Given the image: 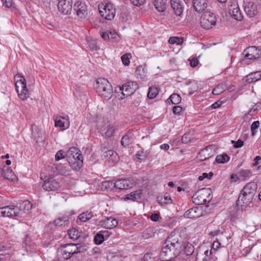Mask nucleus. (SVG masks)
<instances>
[{
  "mask_svg": "<svg viewBox=\"0 0 261 261\" xmlns=\"http://www.w3.org/2000/svg\"><path fill=\"white\" fill-rule=\"evenodd\" d=\"M73 11L81 18H85L87 15V7L85 3L81 1L76 2L73 6Z\"/></svg>",
  "mask_w": 261,
  "mask_h": 261,
  "instance_id": "obj_11",
  "label": "nucleus"
},
{
  "mask_svg": "<svg viewBox=\"0 0 261 261\" xmlns=\"http://www.w3.org/2000/svg\"><path fill=\"white\" fill-rule=\"evenodd\" d=\"M3 5L7 8H10L12 6L13 0H3Z\"/></svg>",
  "mask_w": 261,
  "mask_h": 261,
  "instance_id": "obj_60",
  "label": "nucleus"
},
{
  "mask_svg": "<svg viewBox=\"0 0 261 261\" xmlns=\"http://www.w3.org/2000/svg\"><path fill=\"white\" fill-rule=\"evenodd\" d=\"M100 232V233H102V236H103L105 240L107 239L111 234V233H110L108 230H101Z\"/></svg>",
  "mask_w": 261,
  "mask_h": 261,
  "instance_id": "obj_64",
  "label": "nucleus"
},
{
  "mask_svg": "<svg viewBox=\"0 0 261 261\" xmlns=\"http://www.w3.org/2000/svg\"><path fill=\"white\" fill-rule=\"evenodd\" d=\"M180 251L179 250V256L183 259H186L187 257L191 255L194 251V247L192 244L189 243H184L180 246Z\"/></svg>",
  "mask_w": 261,
  "mask_h": 261,
  "instance_id": "obj_9",
  "label": "nucleus"
},
{
  "mask_svg": "<svg viewBox=\"0 0 261 261\" xmlns=\"http://www.w3.org/2000/svg\"><path fill=\"white\" fill-rule=\"evenodd\" d=\"M61 252L62 253V255L63 256V258L64 259H67L68 258H70L71 256V255L69 252H67V249L66 248H63L61 249Z\"/></svg>",
  "mask_w": 261,
  "mask_h": 261,
  "instance_id": "obj_52",
  "label": "nucleus"
},
{
  "mask_svg": "<svg viewBox=\"0 0 261 261\" xmlns=\"http://www.w3.org/2000/svg\"><path fill=\"white\" fill-rule=\"evenodd\" d=\"M241 174L242 176L246 177H249L251 175V172L250 170H245L241 171Z\"/></svg>",
  "mask_w": 261,
  "mask_h": 261,
  "instance_id": "obj_61",
  "label": "nucleus"
},
{
  "mask_svg": "<svg viewBox=\"0 0 261 261\" xmlns=\"http://www.w3.org/2000/svg\"><path fill=\"white\" fill-rule=\"evenodd\" d=\"M216 154L215 147L214 145H209L202 150L200 152V156H203V158H201V161L206 160Z\"/></svg>",
  "mask_w": 261,
  "mask_h": 261,
  "instance_id": "obj_18",
  "label": "nucleus"
},
{
  "mask_svg": "<svg viewBox=\"0 0 261 261\" xmlns=\"http://www.w3.org/2000/svg\"><path fill=\"white\" fill-rule=\"evenodd\" d=\"M102 151H103L102 156L105 158H108V156H111L114 153V151L113 150H108L106 151L102 150Z\"/></svg>",
  "mask_w": 261,
  "mask_h": 261,
  "instance_id": "obj_56",
  "label": "nucleus"
},
{
  "mask_svg": "<svg viewBox=\"0 0 261 261\" xmlns=\"http://www.w3.org/2000/svg\"><path fill=\"white\" fill-rule=\"evenodd\" d=\"M93 216L91 212L86 211L80 214L76 219V222H85L89 220Z\"/></svg>",
  "mask_w": 261,
  "mask_h": 261,
  "instance_id": "obj_27",
  "label": "nucleus"
},
{
  "mask_svg": "<svg viewBox=\"0 0 261 261\" xmlns=\"http://www.w3.org/2000/svg\"><path fill=\"white\" fill-rule=\"evenodd\" d=\"M229 13L232 18H233L234 19L239 21L243 19V16L238 5H231L229 9Z\"/></svg>",
  "mask_w": 261,
  "mask_h": 261,
  "instance_id": "obj_20",
  "label": "nucleus"
},
{
  "mask_svg": "<svg viewBox=\"0 0 261 261\" xmlns=\"http://www.w3.org/2000/svg\"><path fill=\"white\" fill-rule=\"evenodd\" d=\"M153 232L151 229H144L142 232V237L144 239H147L153 236Z\"/></svg>",
  "mask_w": 261,
  "mask_h": 261,
  "instance_id": "obj_45",
  "label": "nucleus"
},
{
  "mask_svg": "<svg viewBox=\"0 0 261 261\" xmlns=\"http://www.w3.org/2000/svg\"><path fill=\"white\" fill-rule=\"evenodd\" d=\"M61 118L64 119V117H62L61 116L57 117L55 119V126L59 127L62 128L63 130L65 129L66 128H68L69 124L68 123V125L65 126V123L61 120Z\"/></svg>",
  "mask_w": 261,
  "mask_h": 261,
  "instance_id": "obj_37",
  "label": "nucleus"
},
{
  "mask_svg": "<svg viewBox=\"0 0 261 261\" xmlns=\"http://www.w3.org/2000/svg\"><path fill=\"white\" fill-rule=\"evenodd\" d=\"M136 156L139 160H142L146 159L147 155H144V151L143 150H141V151H138V152L136 154Z\"/></svg>",
  "mask_w": 261,
  "mask_h": 261,
  "instance_id": "obj_53",
  "label": "nucleus"
},
{
  "mask_svg": "<svg viewBox=\"0 0 261 261\" xmlns=\"http://www.w3.org/2000/svg\"><path fill=\"white\" fill-rule=\"evenodd\" d=\"M229 157L226 153L218 155L216 158V162L218 163L224 164L228 162Z\"/></svg>",
  "mask_w": 261,
  "mask_h": 261,
  "instance_id": "obj_35",
  "label": "nucleus"
},
{
  "mask_svg": "<svg viewBox=\"0 0 261 261\" xmlns=\"http://www.w3.org/2000/svg\"><path fill=\"white\" fill-rule=\"evenodd\" d=\"M261 79V71L251 72L246 76V82L251 83Z\"/></svg>",
  "mask_w": 261,
  "mask_h": 261,
  "instance_id": "obj_26",
  "label": "nucleus"
},
{
  "mask_svg": "<svg viewBox=\"0 0 261 261\" xmlns=\"http://www.w3.org/2000/svg\"><path fill=\"white\" fill-rule=\"evenodd\" d=\"M17 78H21L15 82V88L20 98L22 100L27 99L29 96V90L27 87L25 79L23 76L17 74L14 76V81Z\"/></svg>",
  "mask_w": 261,
  "mask_h": 261,
  "instance_id": "obj_5",
  "label": "nucleus"
},
{
  "mask_svg": "<svg viewBox=\"0 0 261 261\" xmlns=\"http://www.w3.org/2000/svg\"><path fill=\"white\" fill-rule=\"evenodd\" d=\"M247 53L245 57L247 59H256L260 57L261 55V51L258 49L255 46H252L247 48Z\"/></svg>",
  "mask_w": 261,
  "mask_h": 261,
  "instance_id": "obj_16",
  "label": "nucleus"
},
{
  "mask_svg": "<svg viewBox=\"0 0 261 261\" xmlns=\"http://www.w3.org/2000/svg\"><path fill=\"white\" fill-rule=\"evenodd\" d=\"M65 156H66V155L64 154V152L62 150H60L57 152L55 155V159L56 161H58L65 158Z\"/></svg>",
  "mask_w": 261,
  "mask_h": 261,
  "instance_id": "obj_48",
  "label": "nucleus"
},
{
  "mask_svg": "<svg viewBox=\"0 0 261 261\" xmlns=\"http://www.w3.org/2000/svg\"><path fill=\"white\" fill-rule=\"evenodd\" d=\"M58 8L63 14H69L71 13L73 7L69 1L64 0L59 1Z\"/></svg>",
  "mask_w": 261,
  "mask_h": 261,
  "instance_id": "obj_13",
  "label": "nucleus"
},
{
  "mask_svg": "<svg viewBox=\"0 0 261 261\" xmlns=\"http://www.w3.org/2000/svg\"><path fill=\"white\" fill-rule=\"evenodd\" d=\"M244 11L249 17H253L257 13V5L253 2H248L244 6Z\"/></svg>",
  "mask_w": 261,
  "mask_h": 261,
  "instance_id": "obj_14",
  "label": "nucleus"
},
{
  "mask_svg": "<svg viewBox=\"0 0 261 261\" xmlns=\"http://www.w3.org/2000/svg\"><path fill=\"white\" fill-rule=\"evenodd\" d=\"M101 226L105 228H114L118 224V221L112 217L107 218L104 221H101Z\"/></svg>",
  "mask_w": 261,
  "mask_h": 261,
  "instance_id": "obj_22",
  "label": "nucleus"
},
{
  "mask_svg": "<svg viewBox=\"0 0 261 261\" xmlns=\"http://www.w3.org/2000/svg\"><path fill=\"white\" fill-rule=\"evenodd\" d=\"M70 222L68 217H64L58 218L55 220L53 223H49L48 227H68L69 226Z\"/></svg>",
  "mask_w": 261,
  "mask_h": 261,
  "instance_id": "obj_12",
  "label": "nucleus"
},
{
  "mask_svg": "<svg viewBox=\"0 0 261 261\" xmlns=\"http://www.w3.org/2000/svg\"><path fill=\"white\" fill-rule=\"evenodd\" d=\"M153 5L155 9L159 12H164L166 10V3L164 0H154Z\"/></svg>",
  "mask_w": 261,
  "mask_h": 261,
  "instance_id": "obj_31",
  "label": "nucleus"
},
{
  "mask_svg": "<svg viewBox=\"0 0 261 261\" xmlns=\"http://www.w3.org/2000/svg\"><path fill=\"white\" fill-rule=\"evenodd\" d=\"M171 5L175 14L177 16H180L183 12V8L181 5L176 0H171Z\"/></svg>",
  "mask_w": 261,
  "mask_h": 261,
  "instance_id": "obj_28",
  "label": "nucleus"
},
{
  "mask_svg": "<svg viewBox=\"0 0 261 261\" xmlns=\"http://www.w3.org/2000/svg\"><path fill=\"white\" fill-rule=\"evenodd\" d=\"M19 208L20 212L22 210L26 213L32 208V204L29 200H24L20 204Z\"/></svg>",
  "mask_w": 261,
  "mask_h": 261,
  "instance_id": "obj_34",
  "label": "nucleus"
},
{
  "mask_svg": "<svg viewBox=\"0 0 261 261\" xmlns=\"http://www.w3.org/2000/svg\"><path fill=\"white\" fill-rule=\"evenodd\" d=\"M216 17L214 13L205 12L201 17V26L205 29H210L216 24Z\"/></svg>",
  "mask_w": 261,
  "mask_h": 261,
  "instance_id": "obj_7",
  "label": "nucleus"
},
{
  "mask_svg": "<svg viewBox=\"0 0 261 261\" xmlns=\"http://www.w3.org/2000/svg\"><path fill=\"white\" fill-rule=\"evenodd\" d=\"M170 99L172 104L176 105L181 101V98L178 94L176 93H173L170 96Z\"/></svg>",
  "mask_w": 261,
  "mask_h": 261,
  "instance_id": "obj_40",
  "label": "nucleus"
},
{
  "mask_svg": "<svg viewBox=\"0 0 261 261\" xmlns=\"http://www.w3.org/2000/svg\"><path fill=\"white\" fill-rule=\"evenodd\" d=\"M260 125V122L259 121H254L251 126V130L252 132V136H254L255 135L256 133V129H257Z\"/></svg>",
  "mask_w": 261,
  "mask_h": 261,
  "instance_id": "obj_44",
  "label": "nucleus"
},
{
  "mask_svg": "<svg viewBox=\"0 0 261 261\" xmlns=\"http://www.w3.org/2000/svg\"><path fill=\"white\" fill-rule=\"evenodd\" d=\"M159 93V90L155 87H151L149 88L147 97L149 99L154 98Z\"/></svg>",
  "mask_w": 261,
  "mask_h": 261,
  "instance_id": "obj_38",
  "label": "nucleus"
},
{
  "mask_svg": "<svg viewBox=\"0 0 261 261\" xmlns=\"http://www.w3.org/2000/svg\"><path fill=\"white\" fill-rule=\"evenodd\" d=\"M136 73L139 75L141 78H143L145 76V72L144 71V68L142 66H138L136 69Z\"/></svg>",
  "mask_w": 261,
  "mask_h": 261,
  "instance_id": "obj_49",
  "label": "nucleus"
},
{
  "mask_svg": "<svg viewBox=\"0 0 261 261\" xmlns=\"http://www.w3.org/2000/svg\"><path fill=\"white\" fill-rule=\"evenodd\" d=\"M116 130V128L113 126H109L107 127L106 132L105 133V137L106 138H110L112 137Z\"/></svg>",
  "mask_w": 261,
  "mask_h": 261,
  "instance_id": "obj_41",
  "label": "nucleus"
},
{
  "mask_svg": "<svg viewBox=\"0 0 261 261\" xmlns=\"http://www.w3.org/2000/svg\"><path fill=\"white\" fill-rule=\"evenodd\" d=\"M98 10L101 17L106 19L111 20L115 15V9L111 3H101L99 5Z\"/></svg>",
  "mask_w": 261,
  "mask_h": 261,
  "instance_id": "obj_6",
  "label": "nucleus"
},
{
  "mask_svg": "<svg viewBox=\"0 0 261 261\" xmlns=\"http://www.w3.org/2000/svg\"><path fill=\"white\" fill-rule=\"evenodd\" d=\"M183 38L178 37H171L168 40V42L171 44L176 43L177 45H181L183 43Z\"/></svg>",
  "mask_w": 261,
  "mask_h": 261,
  "instance_id": "obj_39",
  "label": "nucleus"
},
{
  "mask_svg": "<svg viewBox=\"0 0 261 261\" xmlns=\"http://www.w3.org/2000/svg\"><path fill=\"white\" fill-rule=\"evenodd\" d=\"M2 175L8 180H13L15 178L14 172L8 167L5 166L4 167Z\"/></svg>",
  "mask_w": 261,
  "mask_h": 261,
  "instance_id": "obj_29",
  "label": "nucleus"
},
{
  "mask_svg": "<svg viewBox=\"0 0 261 261\" xmlns=\"http://www.w3.org/2000/svg\"><path fill=\"white\" fill-rule=\"evenodd\" d=\"M105 238L102 235V233H100L99 232L97 233L94 237V243L97 245H99L102 244L105 241Z\"/></svg>",
  "mask_w": 261,
  "mask_h": 261,
  "instance_id": "obj_42",
  "label": "nucleus"
},
{
  "mask_svg": "<svg viewBox=\"0 0 261 261\" xmlns=\"http://www.w3.org/2000/svg\"><path fill=\"white\" fill-rule=\"evenodd\" d=\"M191 136L189 134H185L181 138V141L184 143H188L191 142Z\"/></svg>",
  "mask_w": 261,
  "mask_h": 261,
  "instance_id": "obj_55",
  "label": "nucleus"
},
{
  "mask_svg": "<svg viewBox=\"0 0 261 261\" xmlns=\"http://www.w3.org/2000/svg\"><path fill=\"white\" fill-rule=\"evenodd\" d=\"M138 88V86L136 82L128 81L120 87V90L122 91V94L124 96H128L133 94Z\"/></svg>",
  "mask_w": 261,
  "mask_h": 261,
  "instance_id": "obj_8",
  "label": "nucleus"
},
{
  "mask_svg": "<svg viewBox=\"0 0 261 261\" xmlns=\"http://www.w3.org/2000/svg\"><path fill=\"white\" fill-rule=\"evenodd\" d=\"M77 245H79V244H66L63 246V248H66L67 249V252H69V253L72 255L73 254H76L82 251L81 250L82 246H78Z\"/></svg>",
  "mask_w": 261,
  "mask_h": 261,
  "instance_id": "obj_24",
  "label": "nucleus"
},
{
  "mask_svg": "<svg viewBox=\"0 0 261 261\" xmlns=\"http://www.w3.org/2000/svg\"><path fill=\"white\" fill-rule=\"evenodd\" d=\"M60 187L59 181L54 177H49L45 180L42 185L43 189L48 191L58 190Z\"/></svg>",
  "mask_w": 261,
  "mask_h": 261,
  "instance_id": "obj_10",
  "label": "nucleus"
},
{
  "mask_svg": "<svg viewBox=\"0 0 261 261\" xmlns=\"http://www.w3.org/2000/svg\"><path fill=\"white\" fill-rule=\"evenodd\" d=\"M68 162L73 170H79L83 166V156L77 147L70 148L66 153Z\"/></svg>",
  "mask_w": 261,
  "mask_h": 261,
  "instance_id": "obj_1",
  "label": "nucleus"
},
{
  "mask_svg": "<svg viewBox=\"0 0 261 261\" xmlns=\"http://www.w3.org/2000/svg\"><path fill=\"white\" fill-rule=\"evenodd\" d=\"M115 187V182L110 180H106L101 183V188L102 190H112Z\"/></svg>",
  "mask_w": 261,
  "mask_h": 261,
  "instance_id": "obj_33",
  "label": "nucleus"
},
{
  "mask_svg": "<svg viewBox=\"0 0 261 261\" xmlns=\"http://www.w3.org/2000/svg\"><path fill=\"white\" fill-rule=\"evenodd\" d=\"M224 91V88L222 85H218L213 90V94L214 95H219Z\"/></svg>",
  "mask_w": 261,
  "mask_h": 261,
  "instance_id": "obj_46",
  "label": "nucleus"
},
{
  "mask_svg": "<svg viewBox=\"0 0 261 261\" xmlns=\"http://www.w3.org/2000/svg\"><path fill=\"white\" fill-rule=\"evenodd\" d=\"M182 108L180 106H174L173 108V112L175 114H179L182 111Z\"/></svg>",
  "mask_w": 261,
  "mask_h": 261,
  "instance_id": "obj_59",
  "label": "nucleus"
},
{
  "mask_svg": "<svg viewBox=\"0 0 261 261\" xmlns=\"http://www.w3.org/2000/svg\"><path fill=\"white\" fill-rule=\"evenodd\" d=\"M208 3V0H193V7L197 12L201 13L207 7Z\"/></svg>",
  "mask_w": 261,
  "mask_h": 261,
  "instance_id": "obj_17",
  "label": "nucleus"
},
{
  "mask_svg": "<svg viewBox=\"0 0 261 261\" xmlns=\"http://www.w3.org/2000/svg\"><path fill=\"white\" fill-rule=\"evenodd\" d=\"M134 184L128 179H119L115 182V188L119 190H127L132 188Z\"/></svg>",
  "mask_w": 261,
  "mask_h": 261,
  "instance_id": "obj_19",
  "label": "nucleus"
},
{
  "mask_svg": "<svg viewBox=\"0 0 261 261\" xmlns=\"http://www.w3.org/2000/svg\"><path fill=\"white\" fill-rule=\"evenodd\" d=\"M190 61V66L192 67H195L197 66L198 60L196 58H193L192 59H189Z\"/></svg>",
  "mask_w": 261,
  "mask_h": 261,
  "instance_id": "obj_57",
  "label": "nucleus"
},
{
  "mask_svg": "<svg viewBox=\"0 0 261 261\" xmlns=\"http://www.w3.org/2000/svg\"><path fill=\"white\" fill-rule=\"evenodd\" d=\"M253 197L249 194H245V193L241 191V193L240 194L237 200L236 204L238 206L239 205L243 206V204L247 205L252 202Z\"/></svg>",
  "mask_w": 261,
  "mask_h": 261,
  "instance_id": "obj_15",
  "label": "nucleus"
},
{
  "mask_svg": "<svg viewBox=\"0 0 261 261\" xmlns=\"http://www.w3.org/2000/svg\"><path fill=\"white\" fill-rule=\"evenodd\" d=\"M141 192L139 191H136L134 192H132L129 194H127L125 196V199L132 200L133 201L136 200L140 197Z\"/></svg>",
  "mask_w": 261,
  "mask_h": 261,
  "instance_id": "obj_36",
  "label": "nucleus"
},
{
  "mask_svg": "<svg viewBox=\"0 0 261 261\" xmlns=\"http://www.w3.org/2000/svg\"><path fill=\"white\" fill-rule=\"evenodd\" d=\"M131 57L132 55L129 53L125 54L121 57L122 62L125 66H128L129 64V59Z\"/></svg>",
  "mask_w": 261,
  "mask_h": 261,
  "instance_id": "obj_43",
  "label": "nucleus"
},
{
  "mask_svg": "<svg viewBox=\"0 0 261 261\" xmlns=\"http://www.w3.org/2000/svg\"><path fill=\"white\" fill-rule=\"evenodd\" d=\"M175 235V231H173L171 232V233L170 234L169 237L167 238V239L165 241L166 243H170V244L176 243V242L177 241H176L175 239H172V238Z\"/></svg>",
  "mask_w": 261,
  "mask_h": 261,
  "instance_id": "obj_47",
  "label": "nucleus"
},
{
  "mask_svg": "<svg viewBox=\"0 0 261 261\" xmlns=\"http://www.w3.org/2000/svg\"><path fill=\"white\" fill-rule=\"evenodd\" d=\"M67 233L70 238L73 240H77L81 236L79 229H68Z\"/></svg>",
  "mask_w": 261,
  "mask_h": 261,
  "instance_id": "obj_32",
  "label": "nucleus"
},
{
  "mask_svg": "<svg viewBox=\"0 0 261 261\" xmlns=\"http://www.w3.org/2000/svg\"><path fill=\"white\" fill-rule=\"evenodd\" d=\"M222 105V101L219 100L217 101V102H215L214 103H213L211 106V107L212 108V109H216V108L220 107Z\"/></svg>",
  "mask_w": 261,
  "mask_h": 261,
  "instance_id": "obj_62",
  "label": "nucleus"
},
{
  "mask_svg": "<svg viewBox=\"0 0 261 261\" xmlns=\"http://www.w3.org/2000/svg\"><path fill=\"white\" fill-rule=\"evenodd\" d=\"M96 92L101 97L108 100L113 95V88L109 82L105 78H98L94 84Z\"/></svg>",
  "mask_w": 261,
  "mask_h": 261,
  "instance_id": "obj_2",
  "label": "nucleus"
},
{
  "mask_svg": "<svg viewBox=\"0 0 261 261\" xmlns=\"http://www.w3.org/2000/svg\"><path fill=\"white\" fill-rule=\"evenodd\" d=\"M146 0H130L132 3L136 6L139 7L144 4Z\"/></svg>",
  "mask_w": 261,
  "mask_h": 261,
  "instance_id": "obj_54",
  "label": "nucleus"
},
{
  "mask_svg": "<svg viewBox=\"0 0 261 261\" xmlns=\"http://www.w3.org/2000/svg\"><path fill=\"white\" fill-rule=\"evenodd\" d=\"M231 143L234 144L233 146L234 148H238L243 146L244 142L242 140L239 139L237 141L232 140Z\"/></svg>",
  "mask_w": 261,
  "mask_h": 261,
  "instance_id": "obj_50",
  "label": "nucleus"
},
{
  "mask_svg": "<svg viewBox=\"0 0 261 261\" xmlns=\"http://www.w3.org/2000/svg\"><path fill=\"white\" fill-rule=\"evenodd\" d=\"M201 208L199 207H195L187 211L184 214V217L188 218H198L201 216L199 212Z\"/></svg>",
  "mask_w": 261,
  "mask_h": 261,
  "instance_id": "obj_23",
  "label": "nucleus"
},
{
  "mask_svg": "<svg viewBox=\"0 0 261 261\" xmlns=\"http://www.w3.org/2000/svg\"><path fill=\"white\" fill-rule=\"evenodd\" d=\"M133 140L132 130H129L121 139V144L124 147L127 146L132 143Z\"/></svg>",
  "mask_w": 261,
  "mask_h": 261,
  "instance_id": "obj_30",
  "label": "nucleus"
},
{
  "mask_svg": "<svg viewBox=\"0 0 261 261\" xmlns=\"http://www.w3.org/2000/svg\"><path fill=\"white\" fill-rule=\"evenodd\" d=\"M109 40H113L115 41H117L118 39L119 38L118 35L115 32H109Z\"/></svg>",
  "mask_w": 261,
  "mask_h": 261,
  "instance_id": "obj_51",
  "label": "nucleus"
},
{
  "mask_svg": "<svg viewBox=\"0 0 261 261\" xmlns=\"http://www.w3.org/2000/svg\"><path fill=\"white\" fill-rule=\"evenodd\" d=\"M8 217H13L18 216L20 212V210L19 207L15 205H8L6 206Z\"/></svg>",
  "mask_w": 261,
  "mask_h": 261,
  "instance_id": "obj_25",
  "label": "nucleus"
},
{
  "mask_svg": "<svg viewBox=\"0 0 261 261\" xmlns=\"http://www.w3.org/2000/svg\"><path fill=\"white\" fill-rule=\"evenodd\" d=\"M7 212V209L6 206L0 207V217H8V214L6 213Z\"/></svg>",
  "mask_w": 261,
  "mask_h": 261,
  "instance_id": "obj_58",
  "label": "nucleus"
},
{
  "mask_svg": "<svg viewBox=\"0 0 261 261\" xmlns=\"http://www.w3.org/2000/svg\"><path fill=\"white\" fill-rule=\"evenodd\" d=\"M160 218V216L158 214H152L150 216V219L153 221H157Z\"/></svg>",
  "mask_w": 261,
  "mask_h": 261,
  "instance_id": "obj_63",
  "label": "nucleus"
},
{
  "mask_svg": "<svg viewBox=\"0 0 261 261\" xmlns=\"http://www.w3.org/2000/svg\"><path fill=\"white\" fill-rule=\"evenodd\" d=\"M211 193V190L209 188L198 190L192 196L193 203L196 205H202L209 202L212 199Z\"/></svg>",
  "mask_w": 261,
  "mask_h": 261,
  "instance_id": "obj_4",
  "label": "nucleus"
},
{
  "mask_svg": "<svg viewBox=\"0 0 261 261\" xmlns=\"http://www.w3.org/2000/svg\"><path fill=\"white\" fill-rule=\"evenodd\" d=\"M177 243L178 241H176V243L172 244L164 243L165 246L162 247L160 255L162 261L171 260L178 256L179 252L177 249Z\"/></svg>",
  "mask_w": 261,
  "mask_h": 261,
  "instance_id": "obj_3",
  "label": "nucleus"
},
{
  "mask_svg": "<svg viewBox=\"0 0 261 261\" xmlns=\"http://www.w3.org/2000/svg\"><path fill=\"white\" fill-rule=\"evenodd\" d=\"M257 186L254 182H250L246 184L242 191L245 194L250 195L254 197L256 192Z\"/></svg>",
  "mask_w": 261,
  "mask_h": 261,
  "instance_id": "obj_21",
  "label": "nucleus"
}]
</instances>
